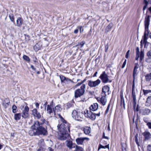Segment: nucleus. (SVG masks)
Here are the masks:
<instances>
[{"label": "nucleus", "instance_id": "nucleus-1", "mask_svg": "<svg viewBox=\"0 0 151 151\" xmlns=\"http://www.w3.org/2000/svg\"><path fill=\"white\" fill-rule=\"evenodd\" d=\"M58 115L62 122V123L59 125H59L58 126L59 130V132L58 133V138L62 140H65L69 136V134L67 133V131L66 130L67 127L65 124L66 123V121L60 114H58Z\"/></svg>", "mask_w": 151, "mask_h": 151}, {"label": "nucleus", "instance_id": "nucleus-2", "mask_svg": "<svg viewBox=\"0 0 151 151\" xmlns=\"http://www.w3.org/2000/svg\"><path fill=\"white\" fill-rule=\"evenodd\" d=\"M72 117L76 120L78 121L81 120L84 115V111L78 109L73 110L72 114Z\"/></svg>", "mask_w": 151, "mask_h": 151}, {"label": "nucleus", "instance_id": "nucleus-3", "mask_svg": "<svg viewBox=\"0 0 151 151\" xmlns=\"http://www.w3.org/2000/svg\"><path fill=\"white\" fill-rule=\"evenodd\" d=\"M20 109L22 111V116L24 118H26L29 116V108L27 106V104L25 103L22 105Z\"/></svg>", "mask_w": 151, "mask_h": 151}, {"label": "nucleus", "instance_id": "nucleus-4", "mask_svg": "<svg viewBox=\"0 0 151 151\" xmlns=\"http://www.w3.org/2000/svg\"><path fill=\"white\" fill-rule=\"evenodd\" d=\"M86 86L85 84H83L80 88L76 90L74 93L75 98H77L83 95L85 92V89Z\"/></svg>", "mask_w": 151, "mask_h": 151}, {"label": "nucleus", "instance_id": "nucleus-5", "mask_svg": "<svg viewBox=\"0 0 151 151\" xmlns=\"http://www.w3.org/2000/svg\"><path fill=\"white\" fill-rule=\"evenodd\" d=\"M109 76L106 74L105 71H104L99 77V78L101 79L102 82L104 83L111 82V81L109 80Z\"/></svg>", "mask_w": 151, "mask_h": 151}, {"label": "nucleus", "instance_id": "nucleus-6", "mask_svg": "<svg viewBox=\"0 0 151 151\" xmlns=\"http://www.w3.org/2000/svg\"><path fill=\"white\" fill-rule=\"evenodd\" d=\"M84 115L86 117L89 118L92 120H94L96 118L95 113L88 110L84 111Z\"/></svg>", "mask_w": 151, "mask_h": 151}, {"label": "nucleus", "instance_id": "nucleus-7", "mask_svg": "<svg viewBox=\"0 0 151 151\" xmlns=\"http://www.w3.org/2000/svg\"><path fill=\"white\" fill-rule=\"evenodd\" d=\"M150 16L147 15L145 17V31L144 32V36L147 37V34L146 33V31H148L149 26L150 24Z\"/></svg>", "mask_w": 151, "mask_h": 151}, {"label": "nucleus", "instance_id": "nucleus-8", "mask_svg": "<svg viewBox=\"0 0 151 151\" xmlns=\"http://www.w3.org/2000/svg\"><path fill=\"white\" fill-rule=\"evenodd\" d=\"M88 85L90 87H96L99 85L101 81L99 79H98L96 81H93L91 80L88 81Z\"/></svg>", "mask_w": 151, "mask_h": 151}, {"label": "nucleus", "instance_id": "nucleus-9", "mask_svg": "<svg viewBox=\"0 0 151 151\" xmlns=\"http://www.w3.org/2000/svg\"><path fill=\"white\" fill-rule=\"evenodd\" d=\"M89 139V138L88 137H79L76 139V142L78 145H83L84 140L88 141Z\"/></svg>", "mask_w": 151, "mask_h": 151}, {"label": "nucleus", "instance_id": "nucleus-10", "mask_svg": "<svg viewBox=\"0 0 151 151\" xmlns=\"http://www.w3.org/2000/svg\"><path fill=\"white\" fill-rule=\"evenodd\" d=\"M41 126H42L41 124L38 121H36L35 122L33 125L31 126V128L37 132Z\"/></svg>", "mask_w": 151, "mask_h": 151}, {"label": "nucleus", "instance_id": "nucleus-11", "mask_svg": "<svg viewBox=\"0 0 151 151\" xmlns=\"http://www.w3.org/2000/svg\"><path fill=\"white\" fill-rule=\"evenodd\" d=\"M38 135L40 134H42L44 135H47V131L45 128L41 126V127L39 129L37 132Z\"/></svg>", "mask_w": 151, "mask_h": 151}, {"label": "nucleus", "instance_id": "nucleus-12", "mask_svg": "<svg viewBox=\"0 0 151 151\" xmlns=\"http://www.w3.org/2000/svg\"><path fill=\"white\" fill-rule=\"evenodd\" d=\"M66 146L70 149H71L73 148H74L76 145L75 144H73L71 141L67 140L65 142Z\"/></svg>", "mask_w": 151, "mask_h": 151}, {"label": "nucleus", "instance_id": "nucleus-13", "mask_svg": "<svg viewBox=\"0 0 151 151\" xmlns=\"http://www.w3.org/2000/svg\"><path fill=\"white\" fill-rule=\"evenodd\" d=\"M32 114L34 116L36 117L38 119H40L41 117V115L39 112H38L36 109H34L32 111Z\"/></svg>", "mask_w": 151, "mask_h": 151}, {"label": "nucleus", "instance_id": "nucleus-14", "mask_svg": "<svg viewBox=\"0 0 151 151\" xmlns=\"http://www.w3.org/2000/svg\"><path fill=\"white\" fill-rule=\"evenodd\" d=\"M98 101H100L101 103L103 106L106 105L107 102V99L106 96H102L101 98L97 99Z\"/></svg>", "mask_w": 151, "mask_h": 151}, {"label": "nucleus", "instance_id": "nucleus-15", "mask_svg": "<svg viewBox=\"0 0 151 151\" xmlns=\"http://www.w3.org/2000/svg\"><path fill=\"white\" fill-rule=\"evenodd\" d=\"M47 113L51 115L52 116L53 115V111L51 105H47Z\"/></svg>", "mask_w": 151, "mask_h": 151}, {"label": "nucleus", "instance_id": "nucleus-16", "mask_svg": "<svg viewBox=\"0 0 151 151\" xmlns=\"http://www.w3.org/2000/svg\"><path fill=\"white\" fill-rule=\"evenodd\" d=\"M99 107L98 104L97 103H95L91 105L90 107V110L93 111L96 110Z\"/></svg>", "mask_w": 151, "mask_h": 151}, {"label": "nucleus", "instance_id": "nucleus-17", "mask_svg": "<svg viewBox=\"0 0 151 151\" xmlns=\"http://www.w3.org/2000/svg\"><path fill=\"white\" fill-rule=\"evenodd\" d=\"M139 65L137 63H135L133 73V77L134 79L135 76L137 74V69L139 68Z\"/></svg>", "mask_w": 151, "mask_h": 151}, {"label": "nucleus", "instance_id": "nucleus-18", "mask_svg": "<svg viewBox=\"0 0 151 151\" xmlns=\"http://www.w3.org/2000/svg\"><path fill=\"white\" fill-rule=\"evenodd\" d=\"M142 134L146 140H148L151 138V134L149 132L145 131Z\"/></svg>", "mask_w": 151, "mask_h": 151}, {"label": "nucleus", "instance_id": "nucleus-19", "mask_svg": "<svg viewBox=\"0 0 151 151\" xmlns=\"http://www.w3.org/2000/svg\"><path fill=\"white\" fill-rule=\"evenodd\" d=\"M61 108L59 106H56L54 108H53V115H55L56 113H58L60 111Z\"/></svg>", "mask_w": 151, "mask_h": 151}, {"label": "nucleus", "instance_id": "nucleus-20", "mask_svg": "<svg viewBox=\"0 0 151 151\" xmlns=\"http://www.w3.org/2000/svg\"><path fill=\"white\" fill-rule=\"evenodd\" d=\"M84 133L86 134H89L91 132V129L90 127H86L83 129Z\"/></svg>", "mask_w": 151, "mask_h": 151}, {"label": "nucleus", "instance_id": "nucleus-21", "mask_svg": "<svg viewBox=\"0 0 151 151\" xmlns=\"http://www.w3.org/2000/svg\"><path fill=\"white\" fill-rule=\"evenodd\" d=\"M22 23L23 20L22 18L20 17H18L16 21V25L18 27H20Z\"/></svg>", "mask_w": 151, "mask_h": 151}, {"label": "nucleus", "instance_id": "nucleus-22", "mask_svg": "<svg viewBox=\"0 0 151 151\" xmlns=\"http://www.w3.org/2000/svg\"><path fill=\"white\" fill-rule=\"evenodd\" d=\"M150 112V110L147 108L143 109L142 112V114L143 115H148Z\"/></svg>", "mask_w": 151, "mask_h": 151}, {"label": "nucleus", "instance_id": "nucleus-23", "mask_svg": "<svg viewBox=\"0 0 151 151\" xmlns=\"http://www.w3.org/2000/svg\"><path fill=\"white\" fill-rule=\"evenodd\" d=\"M10 101L8 99H6L3 101L4 108L6 109L9 105Z\"/></svg>", "mask_w": 151, "mask_h": 151}, {"label": "nucleus", "instance_id": "nucleus-24", "mask_svg": "<svg viewBox=\"0 0 151 151\" xmlns=\"http://www.w3.org/2000/svg\"><path fill=\"white\" fill-rule=\"evenodd\" d=\"M109 88L107 86H104L102 89V92L104 93V95H106V93L109 91Z\"/></svg>", "mask_w": 151, "mask_h": 151}, {"label": "nucleus", "instance_id": "nucleus-25", "mask_svg": "<svg viewBox=\"0 0 151 151\" xmlns=\"http://www.w3.org/2000/svg\"><path fill=\"white\" fill-rule=\"evenodd\" d=\"M151 105V96L148 97L147 99V101L145 103V105L147 106H150Z\"/></svg>", "mask_w": 151, "mask_h": 151}, {"label": "nucleus", "instance_id": "nucleus-26", "mask_svg": "<svg viewBox=\"0 0 151 151\" xmlns=\"http://www.w3.org/2000/svg\"><path fill=\"white\" fill-rule=\"evenodd\" d=\"M29 134L31 136H35L38 135L37 132L36 130L32 129L31 130L29 131Z\"/></svg>", "mask_w": 151, "mask_h": 151}, {"label": "nucleus", "instance_id": "nucleus-27", "mask_svg": "<svg viewBox=\"0 0 151 151\" xmlns=\"http://www.w3.org/2000/svg\"><path fill=\"white\" fill-rule=\"evenodd\" d=\"M21 114H15L14 115V119L16 121L19 120L20 119L21 117Z\"/></svg>", "mask_w": 151, "mask_h": 151}, {"label": "nucleus", "instance_id": "nucleus-28", "mask_svg": "<svg viewBox=\"0 0 151 151\" xmlns=\"http://www.w3.org/2000/svg\"><path fill=\"white\" fill-rule=\"evenodd\" d=\"M136 55L135 58L136 60H137L139 57V48L138 47H137L136 49Z\"/></svg>", "mask_w": 151, "mask_h": 151}, {"label": "nucleus", "instance_id": "nucleus-29", "mask_svg": "<svg viewBox=\"0 0 151 151\" xmlns=\"http://www.w3.org/2000/svg\"><path fill=\"white\" fill-rule=\"evenodd\" d=\"M145 78L147 81H150L151 79V73L146 75L145 76Z\"/></svg>", "mask_w": 151, "mask_h": 151}, {"label": "nucleus", "instance_id": "nucleus-30", "mask_svg": "<svg viewBox=\"0 0 151 151\" xmlns=\"http://www.w3.org/2000/svg\"><path fill=\"white\" fill-rule=\"evenodd\" d=\"M144 52L143 51H141L140 55V62H142L144 58Z\"/></svg>", "mask_w": 151, "mask_h": 151}, {"label": "nucleus", "instance_id": "nucleus-31", "mask_svg": "<svg viewBox=\"0 0 151 151\" xmlns=\"http://www.w3.org/2000/svg\"><path fill=\"white\" fill-rule=\"evenodd\" d=\"M41 46L39 45L38 43L36 44L34 47V49L36 51H37L40 48Z\"/></svg>", "mask_w": 151, "mask_h": 151}, {"label": "nucleus", "instance_id": "nucleus-32", "mask_svg": "<svg viewBox=\"0 0 151 151\" xmlns=\"http://www.w3.org/2000/svg\"><path fill=\"white\" fill-rule=\"evenodd\" d=\"M76 149L75 151H83V149L82 147L78 146L76 145L75 146Z\"/></svg>", "mask_w": 151, "mask_h": 151}, {"label": "nucleus", "instance_id": "nucleus-33", "mask_svg": "<svg viewBox=\"0 0 151 151\" xmlns=\"http://www.w3.org/2000/svg\"><path fill=\"white\" fill-rule=\"evenodd\" d=\"M42 122L40 123L42 125V124H45L47 125H48V122L44 118H42L41 120Z\"/></svg>", "mask_w": 151, "mask_h": 151}, {"label": "nucleus", "instance_id": "nucleus-34", "mask_svg": "<svg viewBox=\"0 0 151 151\" xmlns=\"http://www.w3.org/2000/svg\"><path fill=\"white\" fill-rule=\"evenodd\" d=\"M85 43V42L84 41H83L81 42L78 43V44L76 45V46H80V48H82L84 44Z\"/></svg>", "mask_w": 151, "mask_h": 151}, {"label": "nucleus", "instance_id": "nucleus-35", "mask_svg": "<svg viewBox=\"0 0 151 151\" xmlns=\"http://www.w3.org/2000/svg\"><path fill=\"white\" fill-rule=\"evenodd\" d=\"M23 58L27 62H29L30 61V59L29 57L25 55L23 56Z\"/></svg>", "mask_w": 151, "mask_h": 151}, {"label": "nucleus", "instance_id": "nucleus-36", "mask_svg": "<svg viewBox=\"0 0 151 151\" xmlns=\"http://www.w3.org/2000/svg\"><path fill=\"white\" fill-rule=\"evenodd\" d=\"M60 77L61 80V82L62 83L64 82L66 78L62 75H60Z\"/></svg>", "mask_w": 151, "mask_h": 151}, {"label": "nucleus", "instance_id": "nucleus-37", "mask_svg": "<svg viewBox=\"0 0 151 151\" xmlns=\"http://www.w3.org/2000/svg\"><path fill=\"white\" fill-rule=\"evenodd\" d=\"M143 91L144 93V94L145 95H146L148 93H151V90H143Z\"/></svg>", "mask_w": 151, "mask_h": 151}, {"label": "nucleus", "instance_id": "nucleus-38", "mask_svg": "<svg viewBox=\"0 0 151 151\" xmlns=\"http://www.w3.org/2000/svg\"><path fill=\"white\" fill-rule=\"evenodd\" d=\"M40 147H42V146L44 145V140L43 139H41L39 141V142L38 143Z\"/></svg>", "mask_w": 151, "mask_h": 151}, {"label": "nucleus", "instance_id": "nucleus-39", "mask_svg": "<svg viewBox=\"0 0 151 151\" xmlns=\"http://www.w3.org/2000/svg\"><path fill=\"white\" fill-rule=\"evenodd\" d=\"M70 82L74 83V82L72 81L71 79L66 78L64 83H70Z\"/></svg>", "mask_w": 151, "mask_h": 151}, {"label": "nucleus", "instance_id": "nucleus-40", "mask_svg": "<svg viewBox=\"0 0 151 151\" xmlns=\"http://www.w3.org/2000/svg\"><path fill=\"white\" fill-rule=\"evenodd\" d=\"M144 1L145 5L144 6L143 8V11L145 10L146 9L148 3V1L146 0H144Z\"/></svg>", "mask_w": 151, "mask_h": 151}, {"label": "nucleus", "instance_id": "nucleus-41", "mask_svg": "<svg viewBox=\"0 0 151 151\" xmlns=\"http://www.w3.org/2000/svg\"><path fill=\"white\" fill-rule=\"evenodd\" d=\"M17 106L14 105L12 106V112L13 113H15L16 112Z\"/></svg>", "mask_w": 151, "mask_h": 151}, {"label": "nucleus", "instance_id": "nucleus-42", "mask_svg": "<svg viewBox=\"0 0 151 151\" xmlns=\"http://www.w3.org/2000/svg\"><path fill=\"white\" fill-rule=\"evenodd\" d=\"M9 17L10 18V19L11 21L14 22V16H13L12 14H10L9 15Z\"/></svg>", "mask_w": 151, "mask_h": 151}, {"label": "nucleus", "instance_id": "nucleus-43", "mask_svg": "<svg viewBox=\"0 0 151 151\" xmlns=\"http://www.w3.org/2000/svg\"><path fill=\"white\" fill-rule=\"evenodd\" d=\"M100 145V146L101 147V148H107L108 149H109V144H108L107 145H106L105 146H103L101 144H99Z\"/></svg>", "mask_w": 151, "mask_h": 151}, {"label": "nucleus", "instance_id": "nucleus-44", "mask_svg": "<svg viewBox=\"0 0 151 151\" xmlns=\"http://www.w3.org/2000/svg\"><path fill=\"white\" fill-rule=\"evenodd\" d=\"M138 135L137 134L135 136V141L138 145Z\"/></svg>", "mask_w": 151, "mask_h": 151}, {"label": "nucleus", "instance_id": "nucleus-45", "mask_svg": "<svg viewBox=\"0 0 151 151\" xmlns=\"http://www.w3.org/2000/svg\"><path fill=\"white\" fill-rule=\"evenodd\" d=\"M147 55L149 58H151V50L147 52Z\"/></svg>", "mask_w": 151, "mask_h": 151}, {"label": "nucleus", "instance_id": "nucleus-46", "mask_svg": "<svg viewBox=\"0 0 151 151\" xmlns=\"http://www.w3.org/2000/svg\"><path fill=\"white\" fill-rule=\"evenodd\" d=\"M112 26V24L110 23L106 27V29L110 30L111 29Z\"/></svg>", "mask_w": 151, "mask_h": 151}, {"label": "nucleus", "instance_id": "nucleus-47", "mask_svg": "<svg viewBox=\"0 0 151 151\" xmlns=\"http://www.w3.org/2000/svg\"><path fill=\"white\" fill-rule=\"evenodd\" d=\"M110 106V104H109L108 106L107 107L105 111V114H107L108 112V111H109V108Z\"/></svg>", "mask_w": 151, "mask_h": 151}, {"label": "nucleus", "instance_id": "nucleus-48", "mask_svg": "<svg viewBox=\"0 0 151 151\" xmlns=\"http://www.w3.org/2000/svg\"><path fill=\"white\" fill-rule=\"evenodd\" d=\"M129 52H130V50H129L127 51V52L126 53V55H125V57L127 59L129 57Z\"/></svg>", "mask_w": 151, "mask_h": 151}, {"label": "nucleus", "instance_id": "nucleus-49", "mask_svg": "<svg viewBox=\"0 0 151 151\" xmlns=\"http://www.w3.org/2000/svg\"><path fill=\"white\" fill-rule=\"evenodd\" d=\"M147 37L144 36L143 37V43L146 44L147 42Z\"/></svg>", "mask_w": 151, "mask_h": 151}, {"label": "nucleus", "instance_id": "nucleus-50", "mask_svg": "<svg viewBox=\"0 0 151 151\" xmlns=\"http://www.w3.org/2000/svg\"><path fill=\"white\" fill-rule=\"evenodd\" d=\"M83 83H82V82L81 81L80 82H79L75 86V88H77L78 86H80L81 84H83Z\"/></svg>", "mask_w": 151, "mask_h": 151}, {"label": "nucleus", "instance_id": "nucleus-51", "mask_svg": "<svg viewBox=\"0 0 151 151\" xmlns=\"http://www.w3.org/2000/svg\"><path fill=\"white\" fill-rule=\"evenodd\" d=\"M147 151H151V144L147 146Z\"/></svg>", "mask_w": 151, "mask_h": 151}, {"label": "nucleus", "instance_id": "nucleus-52", "mask_svg": "<svg viewBox=\"0 0 151 151\" xmlns=\"http://www.w3.org/2000/svg\"><path fill=\"white\" fill-rule=\"evenodd\" d=\"M77 27L78 28V29H79L80 30V32L81 33L82 32H83V29L82 30V26H78V27Z\"/></svg>", "mask_w": 151, "mask_h": 151}, {"label": "nucleus", "instance_id": "nucleus-53", "mask_svg": "<svg viewBox=\"0 0 151 151\" xmlns=\"http://www.w3.org/2000/svg\"><path fill=\"white\" fill-rule=\"evenodd\" d=\"M126 61H127L126 60H125L124 61L123 63V64L122 66V68H123L125 67V66L126 65Z\"/></svg>", "mask_w": 151, "mask_h": 151}, {"label": "nucleus", "instance_id": "nucleus-54", "mask_svg": "<svg viewBox=\"0 0 151 151\" xmlns=\"http://www.w3.org/2000/svg\"><path fill=\"white\" fill-rule=\"evenodd\" d=\"M147 124L149 128L151 129V122H147Z\"/></svg>", "mask_w": 151, "mask_h": 151}, {"label": "nucleus", "instance_id": "nucleus-55", "mask_svg": "<svg viewBox=\"0 0 151 151\" xmlns=\"http://www.w3.org/2000/svg\"><path fill=\"white\" fill-rule=\"evenodd\" d=\"M72 106V104L70 103H68L67 104V106L68 108H70Z\"/></svg>", "mask_w": 151, "mask_h": 151}, {"label": "nucleus", "instance_id": "nucleus-56", "mask_svg": "<svg viewBox=\"0 0 151 151\" xmlns=\"http://www.w3.org/2000/svg\"><path fill=\"white\" fill-rule=\"evenodd\" d=\"M103 137L105 139H109V138L108 137L106 136H105V133L104 132L103 133Z\"/></svg>", "mask_w": 151, "mask_h": 151}, {"label": "nucleus", "instance_id": "nucleus-57", "mask_svg": "<svg viewBox=\"0 0 151 151\" xmlns=\"http://www.w3.org/2000/svg\"><path fill=\"white\" fill-rule=\"evenodd\" d=\"M132 104L133 105V107L134 108H135L136 106V101H133L132 102Z\"/></svg>", "mask_w": 151, "mask_h": 151}, {"label": "nucleus", "instance_id": "nucleus-58", "mask_svg": "<svg viewBox=\"0 0 151 151\" xmlns=\"http://www.w3.org/2000/svg\"><path fill=\"white\" fill-rule=\"evenodd\" d=\"M107 130H108L109 131H111V129H110V123H108Z\"/></svg>", "mask_w": 151, "mask_h": 151}, {"label": "nucleus", "instance_id": "nucleus-59", "mask_svg": "<svg viewBox=\"0 0 151 151\" xmlns=\"http://www.w3.org/2000/svg\"><path fill=\"white\" fill-rule=\"evenodd\" d=\"M35 106L37 109L39 108V104L37 102H36L35 104Z\"/></svg>", "mask_w": 151, "mask_h": 151}, {"label": "nucleus", "instance_id": "nucleus-60", "mask_svg": "<svg viewBox=\"0 0 151 151\" xmlns=\"http://www.w3.org/2000/svg\"><path fill=\"white\" fill-rule=\"evenodd\" d=\"M78 28L77 27L76 29L74 30V33L75 34H77L78 32Z\"/></svg>", "mask_w": 151, "mask_h": 151}, {"label": "nucleus", "instance_id": "nucleus-61", "mask_svg": "<svg viewBox=\"0 0 151 151\" xmlns=\"http://www.w3.org/2000/svg\"><path fill=\"white\" fill-rule=\"evenodd\" d=\"M135 85H134V81L133 82V85H132V90L133 91H134V88Z\"/></svg>", "mask_w": 151, "mask_h": 151}, {"label": "nucleus", "instance_id": "nucleus-62", "mask_svg": "<svg viewBox=\"0 0 151 151\" xmlns=\"http://www.w3.org/2000/svg\"><path fill=\"white\" fill-rule=\"evenodd\" d=\"M47 102L46 101L45 104L43 105V106L45 107V109H46L47 105Z\"/></svg>", "mask_w": 151, "mask_h": 151}, {"label": "nucleus", "instance_id": "nucleus-63", "mask_svg": "<svg viewBox=\"0 0 151 151\" xmlns=\"http://www.w3.org/2000/svg\"><path fill=\"white\" fill-rule=\"evenodd\" d=\"M31 68L34 70H36V68L34 67L32 65H31Z\"/></svg>", "mask_w": 151, "mask_h": 151}, {"label": "nucleus", "instance_id": "nucleus-64", "mask_svg": "<svg viewBox=\"0 0 151 151\" xmlns=\"http://www.w3.org/2000/svg\"><path fill=\"white\" fill-rule=\"evenodd\" d=\"M33 61L35 63H38L37 61V59L36 58H35V59H34Z\"/></svg>", "mask_w": 151, "mask_h": 151}]
</instances>
